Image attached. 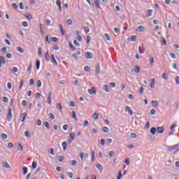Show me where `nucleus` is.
<instances>
[{
  "instance_id": "nucleus-1",
  "label": "nucleus",
  "mask_w": 179,
  "mask_h": 179,
  "mask_svg": "<svg viewBox=\"0 0 179 179\" xmlns=\"http://www.w3.org/2000/svg\"><path fill=\"white\" fill-rule=\"evenodd\" d=\"M174 150H177L176 152H179V143L172 146H167V151L171 152Z\"/></svg>"
},
{
  "instance_id": "nucleus-2",
  "label": "nucleus",
  "mask_w": 179,
  "mask_h": 179,
  "mask_svg": "<svg viewBox=\"0 0 179 179\" xmlns=\"http://www.w3.org/2000/svg\"><path fill=\"white\" fill-rule=\"evenodd\" d=\"M13 117V116L12 115V109L11 108H8V115H7V120H8V121L9 122H10Z\"/></svg>"
},
{
  "instance_id": "nucleus-3",
  "label": "nucleus",
  "mask_w": 179,
  "mask_h": 179,
  "mask_svg": "<svg viewBox=\"0 0 179 179\" xmlns=\"http://www.w3.org/2000/svg\"><path fill=\"white\" fill-rule=\"evenodd\" d=\"M85 57L88 59H91L93 58V54L92 52H87L85 53Z\"/></svg>"
},
{
  "instance_id": "nucleus-4",
  "label": "nucleus",
  "mask_w": 179,
  "mask_h": 179,
  "mask_svg": "<svg viewBox=\"0 0 179 179\" xmlns=\"http://www.w3.org/2000/svg\"><path fill=\"white\" fill-rule=\"evenodd\" d=\"M52 98V92H49L48 96V104H51V99Z\"/></svg>"
},
{
  "instance_id": "nucleus-5",
  "label": "nucleus",
  "mask_w": 179,
  "mask_h": 179,
  "mask_svg": "<svg viewBox=\"0 0 179 179\" xmlns=\"http://www.w3.org/2000/svg\"><path fill=\"white\" fill-rule=\"evenodd\" d=\"M88 93H90V95L96 94V90L94 87H92V89L88 90Z\"/></svg>"
},
{
  "instance_id": "nucleus-6",
  "label": "nucleus",
  "mask_w": 179,
  "mask_h": 179,
  "mask_svg": "<svg viewBox=\"0 0 179 179\" xmlns=\"http://www.w3.org/2000/svg\"><path fill=\"white\" fill-rule=\"evenodd\" d=\"M164 132V127H157V133L163 134Z\"/></svg>"
},
{
  "instance_id": "nucleus-7",
  "label": "nucleus",
  "mask_w": 179,
  "mask_h": 179,
  "mask_svg": "<svg viewBox=\"0 0 179 179\" xmlns=\"http://www.w3.org/2000/svg\"><path fill=\"white\" fill-rule=\"evenodd\" d=\"M1 166L5 169H10V166L6 161H3V163H1Z\"/></svg>"
},
{
  "instance_id": "nucleus-8",
  "label": "nucleus",
  "mask_w": 179,
  "mask_h": 179,
  "mask_svg": "<svg viewBox=\"0 0 179 179\" xmlns=\"http://www.w3.org/2000/svg\"><path fill=\"white\" fill-rule=\"evenodd\" d=\"M95 70V74L98 75L100 73V64H96Z\"/></svg>"
},
{
  "instance_id": "nucleus-9",
  "label": "nucleus",
  "mask_w": 179,
  "mask_h": 179,
  "mask_svg": "<svg viewBox=\"0 0 179 179\" xmlns=\"http://www.w3.org/2000/svg\"><path fill=\"white\" fill-rule=\"evenodd\" d=\"M124 110L127 111L129 114H130L131 116H132L134 115L133 111L129 108V106H126V108H124Z\"/></svg>"
},
{
  "instance_id": "nucleus-10",
  "label": "nucleus",
  "mask_w": 179,
  "mask_h": 179,
  "mask_svg": "<svg viewBox=\"0 0 179 179\" xmlns=\"http://www.w3.org/2000/svg\"><path fill=\"white\" fill-rule=\"evenodd\" d=\"M96 168H97L101 172H103V167L101 164H96Z\"/></svg>"
},
{
  "instance_id": "nucleus-11",
  "label": "nucleus",
  "mask_w": 179,
  "mask_h": 179,
  "mask_svg": "<svg viewBox=\"0 0 179 179\" xmlns=\"http://www.w3.org/2000/svg\"><path fill=\"white\" fill-rule=\"evenodd\" d=\"M2 64H6V61L3 56H0V68L2 67Z\"/></svg>"
},
{
  "instance_id": "nucleus-12",
  "label": "nucleus",
  "mask_w": 179,
  "mask_h": 179,
  "mask_svg": "<svg viewBox=\"0 0 179 179\" xmlns=\"http://www.w3.org/2000/svg\"><path fill=\"white\" fill-rule=\"evenodd\" d=\"M26 117H27V113H24L21 114V122H24Z\"/></svg>"
},
{
  "instance_id": "nucleus-13",
  "label": "nucleus",
  "mask_w": 179,
  "mask_h": 179,
  "mask_svg": "<svg viewBox=\"0 0 179 179\" xmlns=\"http://www.w3.org/2000/svg\"><path fill=\"white\" fill-rule=\"evenodd\" d=\"M155 78L151 79V82L150 83V87H151L152 89L155 88Z\"/></svg>"
},
{
  "instance_id": "nucleus-14",
  "label": "nucleus",
  "mask_w": 179,
  "mask_h": 179,
  "mask_svg": "<svg viewBox=\"0 0 179 179\" xmlns=\"http://www.w3.org/2000/svg\"><path fill=\"white\" fill-rule=\"evenodd\" d=\"M100 2H101L100 0H94V3H95L96 7H97V8H99V9H101V6L99 4Z\"/></svg>"
},
{
  "instance_id": "nucleus-15",
  "label": "nucleus",
  "mask_w": 179,
  "mask_h": 179,
  "mask_svg": "<svg viewBox=\"0 0 179 179\" xmlns=\"http://www.w3.org/2000/svg\"><path fill=\"white\" fill-rule=\"evenodd\" d=\"M44 58H45V60H46L47 62L50 61L49 52H47L46 53H45Z\"/></svg>"
},
{
  "instance_id": "nucleus-16",
  "label": "nucleus",
  "mask_w": 179,
  "mask_h": 179,
  "mask_svg": "<svg viewBox=\"0 0 179 179\" xmlns=\"http://www.w3.org/2000/svg\"><path fill=\"white\" fill-rule=\"evenodd\" d=\"M137 30L139 32H144L145 31V28H144L143 26H139V27H138Z\"/></svg>"
},
{
  "instance_id": "nucleus-17",
  "label": "nucleus",
  "mask_w": 179,
  "mask_h": 179,
  "mask_svg": "<svg viewBox=\"0 0 179 179\" xmlns=\"http://www.w3.org/2000/svg\"><path fill=\"white\" fill-rule=\"evenodd\" d=\"M51 61H52V64L57 65V60H55L54 55H51Z\"/></svg>"
},
{
  "instance_id": "nucleus-18",
  "label": "nucleus",
  "mask_w": 179,
  "mask_h": 179,
  "mask_svg": "<svg viewBox=\"0 0 179 179\" xmlns=\"http://www.w3.org/2000/svg\"><path fill=\"white\" fill-rule=\"evenodd\" d=\"M159 102L158 101H152V106L153 108H156L158 106Z\"/></svg>"
},
{
  "instance_id": "nucleus-19",
  "label": "nucleus",
  "mask_w": 179,
  "mask_h": 179,
  "mask_svg": "<svg viewBox=\"0 0 179 179\" xmlns=\"http://www.w3.org/2000/svg\"><path fill=\"white\" fill-rule=\"evenodd\" d=\"M50 41L54 43H57L59 41V38H57V37H51Z\"/></svg>"
},
{
  "instance_id": "nucleus-20",
  "label": "nucleus",
  "mask_w": 179,
  "mask_h": 179,
  "mask_svg": "<svg viewBox=\"0 0 179 179\" xmlns=\"http://www.w3.org/2000/svg\"><path fill=\"white\" fill-rule=\"evenodd\" d=\"M157 129L155 127H152L151 130H150V133H151L152 135H155L156 134Z\"/></svg>"
},
{
  "instance_id": "nucleus-21",
  "label": "nucleus",
  "mask_w": 179,
  "mask_h": 179,
  "mask_svg": "<svg viewBox=\"0 0 179 179\" xmlns=\"http://www.w3.org/2000/svg\"><path fill=\"white\" fill-rule=\"evenodd\" d=\"M103 90H104L106 93L109 92V89L107 85H103Z\"/></svg>"
},
{
  "instance_id": "nucleus-22",
  "label": "nucleus",
  "mask_w": 179,
  "mask_h": 179,
  "mask_svg": "<svg viewBox=\"0 0 179 179\" xmlns=\"http://www.w3.org/2000/svg\"><path fill=\"white\" fill-rule=\"evenodd\" d=\"M161 43H162V46L166 45V41L164 37L161 38Z\"/></svg>"
},
{
  "instance_id": "nucleus-23",
  "label": "nucleus",
  "mask_w": 179,
  "mask_h": 179,
  "mask_svg": "<svg viewBox=\"0 0 179 179\" xmlns=\"http://www.w3.org/2000/svg\"><path fill=\"white\" fill-rule=\"evenodd\" d=\"M136 38H137V36L136 35H133V36H131L130 41H133V42H136Z\"/></svg>"
},
{
  "instance_id": "nucleus-24",
  "label": "nucleus",
  "mask_w": 179,
  "mask_h": 179,
  "mask_svg": "<svg viewBox=\"0 0 179 179\" xmlns=\"http://www.w3.org/2000/svg\"><path fill=\"white\" fill-rule=\"evenodd\" d=\"M94 155H95L94 151L92 150L91 151V160H92V162L94 161Z\"/></svg>"
},
{
  "instance_id": "nucleus-25",
  "label": "nucleus",
  "mask_w": 179,
  "mask_h": 179,
  "mask_svg": "<svg viewBox=\"0 0 179 179\" xmlns=\"http://www.w3.org/2000/svg\"><path fill=\"white\" fill-rule=\"evenodd\" d=\"M62 145L63 147V150H65L66 148H67V142L66 141L62 142Z\"/></svg>"
},
{
  "instance_id": "nucleus-26",
  "label": "nucleus",
  "mask_w": 179,
  "mask_h": 179,
  "mask_svg": "<svg viewBox=\"0 0 179 179\" xmlns=\"http://www.w3.org/2000/svg\"><path fill=\"white\" fill-rule=\"evenodd\" d=\"M38 56L42 57V48H38Z\"/></svg>"
},
{
  "instance_id": "nucleus-27",
  "label": "nucleus",
  "mask_w": 179,
  "mask_h": 179,
  "mask_svg": "<svg viewBox=\"0 0 179 179\" xmlns=\"http://www.w3.org/2000/svg\"><path fill=\"white\" fill-rule=\"evenodd\" d=\"M43 125L45 126V127L47 128L48 130H50V124L48 122H43Z\"/></svg>"
},
{
  "instance_id": "nucleus-28",
  "label": "nucleus",
  "mask_w": 179,
  "mask_h": 179,
  "mask_svg": "<svg viewBox=\"0 0 179 179\" xmlns=\"http://www.w3.org/2000/svg\"><path fill=\"white\" fill-rule=\"evenodd\" d=\"M152 10L150 9L148 10V15H146L147 17H150L152 16Z\"/></svg>"
},
{
  "instance_id": "nucleus-29",
  "label": "nucleus",
  "mask_w": 179,
  "mask_h": 179,
  "mask_svg": "<svg viewBox=\"0 0 179 179\" xmlns=\"http://www.w3.org/2000/svg\"><path fill=\"white\" fill-rule=\"evenodd\" d=\"M22 170H23V174L24 175L27 174V173H28V168L27 167L23 166Z\"/></svg>"
},
{
  "instance_id": "nucleus-30",
  "label": "nucleus",
  "mask_w": 179,
  "mask_h": 179,
  "mask_svg": "<svg viewBox=\"0 0 179 179\" xmlns=\"http://www.w3.org/2000/svg\"><path fill=\"white\" fill-rule=\"evenodd\" d=\"M72 118L78 121V118H76V113L75 111H72Z\"/></svg>"
},
{
  "instance_id": "nucleus-31",
  "label": "nucleus",
  "mask_w": 179,
  "mask_h": 179,
  "mask_svg": "<svg viewBox=\"0 0 179 179\" xmlns=\"http://www.w3.org/2000/svg\"><path fill=\"white\" fill-rule=\"evenodd\" d=\"M103 132H104L105 134H108L109 132L108 128L107 127H103Z\"/></svg>"
},
{
  "instance_id": "nucleus-32",
  "label": "nucleus",
  "mask_w": 179,
  "mask_h": 179,
  "mask_svg": "<svg viewBox=\"0 0 179 179\" xmlns=\"http://www.w3.org/2000/svg\"><path fill=\"white\" fill-rule=\"evenodd\" d=\"M36 87H42V82H41L40 80H37Z\"/></svg>"
},
{
  "instance_id": "nucleus-33",
  "label": "nucleus",
  "mask_w": 179,
  "mask_h": 179,
  "mask_svg": "<svg viewBox=\"0 0 179 179\" xmlns=\"http://www.w3.org/2000/svg\"><path fill=\"white\" fill-rule=\"evenodd\" d=\"M17 51L21 53V54H24V49H22V48H20V47H17Z\"/></svg>"
},
{
  "instance_id": "nucleus-34",
  "label": "nucleus",
  "mask_w": 179,
  "mask_h": 179,
  "mask_svg": "<svg viewBox=\"0 0 179 179\" xmlns=\"http://www.w3.org/2000/svg\"><path fill=\"white\" fill-rule=\"evenodd\" d=\"M56 108H57V110H62V107L60 103H58L57 105H56Z\"/></svg>"
},
{
  "instance_id": "nucleus-35",
  "label": "nucleus",
  "mask_w": 179,
  "mask_h": 179,
  "mask_svg": "<svg viewBox=\"0 0 179 179\" xmlns=\"http://www.w3.org/2000/svg\"><path fill=\"white\" fill-rule=\"evenodd\" d=\"M59 29H61V31H62V36H64L65 35V32L64 31V28L62 27V24H59Z\"/></svg>"
},
{
  "instance_id": "nucleus-36",
  "label": "nucleus",
  "mask_w": 179,
  "mask_h": 179,
  "mask_svg": "<svg viewBox=\"0 0 179 179\" xmlns=\"http://www.w3.org/2000/svg\"><path fill=\"white\" fill-rule=\"evenodd\" d=\"M70 164H71V166H76L78 164V161H76V160L70 161Z\"/></svg>"
},
{
  "instance_id": "nucleus-37",
  "label": "nucleus",
  "mask_w": 179,
  "mask_h": 179,
  "mask_svg": "<svg viewBox=\"0 0 179 179\" xmlns=\"http://www.w3.org/2000/svg\"><path fill=\"white\" fill-rule=\"evenodd\" d=\"M36 69L38 70L40 69V61L39 60H36Z\"/></svg>"
},
{
  "instance_id": "nucleus-38",
  "label": "nucleus",
  "mask_w": 179,
  "mask_h": 179,
  "mask_svg": "<svg viewBox=\"0 0 179 179\" xmlns=\"http://www.w3.org/2000/svg\"><path fill=\"white\" fill-rule=\"evenodd\" d=\"M140 71H141V68L138 66L135 67V69H134L135 73H139Z\"/></svg>"
},
{
  "instance_id": "nucleus-39",
  "label": "nucleus",
  "mask_w": 179,
  "mask_h": 179,
  "mask_svg": "<svg viewBox=\"0 0 179 179\" xmlns=\"http://www.w3.org/2000/svg\"><path fill=\"white\" fill-rule=\"evenodd\" d=\"M58 158H59L58 160H59V162L62 163V162H64V156L60 155V156L58 157Z\"/></svg>"
},
{
  "instance_id": "nucleus-40",
  "label": "nucleus",
  "mask_w": 179,
  "mask_h": 179,
  "mask_svg": "<svg viewBox=\"0 0 179 179\" xmlns=\"http://www.w3.org/2000/svg\"><path fill=\"white\" fill-rule=\"evenodd\" d=\"M85 72H89L90 71V67L89 66H85L84 67Z\"/></svg>"
},
{
  "instance_id": "nucleus-41",
  "label": "nucleus",
  "mask_w": 179,
  "mask_h": 179,
  "mask_svg": "<svg viewBox=\"0 0 179 179\" xmlns=\"http://www.w3.org/2000/svg\"><path fill=\"white\" fill-rule=\"evenodd\" d=\"M105 37H106V41H111V38H110V36H109L108 34H105Z\"/></svg>"
},
{
  "instance_id": "nucleus-42",
  "label": "nucleus",
  "mask_w": 179,
  "mask_h": 179,
  "mask_svg": "<svg viewBox=\"0 0 179 179\" xmlns=\"http://www.w3.org/2000/svg\"><path fill=\"white\" fill-rule=\"evenodd\" d=\"M83 29L85 33H89L90 31L89 27H84Z\"/></svg>"
},
{
  "instance_id": "nucleus-43",
  "label": "nucleus",
  "mask_w": 179,
  "mask_h": 179,
  "mask_svg": "<svg viewBox=\"0 0 179 179\" xmlns=\"http://www.w3.org/2000/svg\"><path fill=\"white\" fill-rule=\"evenodd\" d=\"M69 45L70 49H71V50H73V51L76 50V48L74 47V45H73L72 43H69Z\"/></svg>"
},
{
  "instance_id": "nucleus-44",
  "label": "nucleus",
  "mask_w": 179,
  "mask_h": 179,
  "mask_svg": "<svg viewBox=\"0 0 179 179\" xmlns=\"http://www.w3.org/2000/svg\"><path fill=\"white\" fill-rule=\"evenodd\" d=\"M18 147H19V148H18V151H22V150H24V147L22 145V144L21 143H19L18 144Z\"/></svg>"
},
{
  "instance_id": "nucleus-45",
  "label": "nucleus",
  "mask_w": 179,
  "mask_h": 179,
  "mask_svg": "<svg viewBox=\"0 0 179 179\" xmlns=\"http://www.w3.org/2000/svg\"><path fill=\"white\" fill-rule=\"evenodd\" d=\"M22 25L23 27H28V22L26 21H23Z\"/></svg>"
},
{
  "instance_id": "nucleus-46",
  "label": "nucleus",
  "mask_w": 179,
  "mask_h": 179,
  "mask_svg": "<svg viewBox=\"0 0 179 179\" xmlns=\"http://www.w3.org/2000/svg\"><path fill=\"white\" fill-rule=\"evenodd\" d=\"M129 160L130 159L129 158H127L126 159H124V164H127V166H129Z\"/></svg>"
},
{
  "instance_id": "nucleus-47",
  "label": "nucleus",
  "mask_w": 179,
  "mask_h": 179,
  "mask_svg": "<svg viewBox=\"0 0 179 179\" xmlns=\"http://www.w3.org/2000/svg\"><path fill=\"white\" fill-rule=\"evenodd\" d=\"M149 127H150V123L149 122H148V123H146V124H145L144 129H145V130H147V129H148Z\"/></svg>"
},
{
  "instance_id": "nucleus-48",
  "label": "nucleus",
  "mask_w": 179,
  "mask_h": 179,
  "mask_svg": "<svg viewBox=\"0 0 179 179\" xmlns=\"http://www.w3.org/2000/svg\"><path fill=\"white\" fill-rule=\"evenodd\" d=\"M149 61H150V64L151 65H152V64H154V62H155L154 57H150Z\"/></svg>"
},
{
  "instance_id": "nucleus-49",
  "label": "nucleus",
  "mask_w": 179,
  "mask_h": 179,
  "mask_svg": "<svg viewBox=\"0 0 179 179\" xmlns=\"http://www.w3.org/2000/svg\"><path fill=\"white\" fill-rule=\"evenodd\" d=\"M3 101L5 103H8V102H9V99L6 96H3Z\"/></svg>"
},
{
  "instance_id": "nucleus-50",
  "label": "nucleus",
  "mask_w": 179,
  "mask_h": 179,
  "mask_svg": "<svg viewBox=\"0 0 179 179\" xmlns=\"http://www.w3.org/2000/svg\"><path fill=\"white\" fill-rule=\"evenodd\" d=\"M36 166H37L36 162H32V169H36Z\"/></svg>"
},
{
  "instance_id": "nucleus-51",
  "label": "nucleus",
  "mask_w": 179,
  "mask_h": 179,
  "mask_svg": "<svg viewBox=\"0 0 179 179\" xmlns=\"http://www.w3.org/2000/svg\"><path fill=\"white\" fill-rule=\"evenodd\" d=\"M18 71V69H17V67H13V69H12V72L13 73H17Z\"/></svg>"
},
{
  "instance_id": "nucleus-52",
  "label": "nucleus",
  "mask_w": 179,
  "mask_h": 179,
  "mask_svg": "<svg viewBox=\"0 0 179 179\" xmlns=\"http://www.w3.org/2000/svg\"><path fill=\"white\" fill-rule=\"evenodd\" d=\"M1 138H3V139H7L8 136H7V134H1Z\"/></svg>"
},
{
  "instance_id": "nucleus-53",
  "label": "nucleus",
  "mask_w": 179,
  "mask_h": 179,
  "mask_svg": "<svg viewBox=\"0 0 179 179\" xmlns=\"http://www.w3.org/2000/svg\"><path fill=\"white\" fill-rule=\"evenodd\" d=\"M131 138H134V139H136V138H137V136H136V134L131 133Z\"/></svg>"
},
{
  "instance_id": "nucleus-54",
  "label": "nucleus",
  "mask_w": 179,
  "mask_h": 179,
  "mask_svg": "<svg viewBox=\"0 0 179 179\" xmlns=\"http://www.w3.org/2000/svg\"><path fill=\"white\" fill-rule=\"evenodd\" d=\"M61 4H62V2L60 0L56 1V6H57L58 7H60Z\"/></svg>"
},
{
  "instance_id": "nucleus-55",
  "label": "nucleus",
  "mask_w": 179,
  "mask_h": 179,
  "mask_svg": "<svg viewBox=\"0 0 179 179\" xmlns=\"http://www.w3.org/2000/svg\"><path fill=\"white\" fill-rule=\"evenodd\" d=\"M92 118H94V120H98V113H95L94 115H92Z\"/></svg>"
},
{
  "instance_id": "nucleus-56",
  "label": "nucleus",
  "mask_w": 179,
  "mask_h": 179,
  "mask_svg": "<svg viewBox=\"0 0 179 179\" xmlns=\"http://www.w3.org/2000/svg\"><path fill=\"white\" fill-rule=\"evenodd\" d=\"M66 24L70 25V26L72 25V20L71 19L67 20Z\"/></svg>"
},
{
  "instance_id": "nucleus-57",
  "label": "nucleus",
  "mask_w": 179,
  "mask_h": 179,
  "mask_svg": "<svg viewBox=\"0 0 179 179\" xmlns=\"http://www.w3.org/2000/svg\"><path fill=\"white\" fill-rule=\"evenodd\" d=\"M99 142L101 145H105V140L103 138L99 140Z\"/></svg>"
},
{
  "instance_id": "nucleus-58",
  "label": "nucleus",
  "mask_w": 179,
  "mask_h": 179,
  "mask_svg": "<svg viewBox=\"0 0 179 179\" xmlns=\"http://www.w3.org/2000/svg\"><path fill=\"white\" fill-rule=\"evenodd\" d=\"M26 18L28 19V20H31L32 15L31 14H29L28 15H26Z\"/></svg>"
},
{
  "instance_id": "nucleus-59",
  "label": "nucleus",
  "mask_w": 179,
  "mask_h": 179,
  "mask_svg": "<svg viewBox=\"0 0 179 179\" xmlns=\"http://www.w3.org/2000/svg\"><path fill=\"white\" fill-rule=\"evenodd\" d=\"M150 113L152 115H155L156 114L155 109H154V108L151 109Z\"/></svg>"
},
{
  "instance_id": "nucleus-60",
  "label": "nucleus",
  "mask_w": 179,
  "mask_h": 179,
  "mask_svg": "<svg viewBox=\"0 0 179 179\" xmlns=\"http://www.w3.org/2000/svg\"><path fill=\"white\" fill-rule=\"evenodd\" d=\"M122 173L121 171L119 172V175H117V179H122Z\"/></svg>"
},
{
  "instance_id": "nucleus-61",
  "label": "nucleus",
  "mask_w": 179,
  "mask_h": 179,
  "mask_svg": "<svg viewBox=\"0 0 179 179\" xmlns=\"http://www.w3.org/2000/svg\"><path fill=\"white\" fill-rule=\"evenodd\" d=\"M6 57H7L8 59H11L12 58L11 53H7V55H6Z\"/></svg>"
},
{
  "instance_id": "nucleus-62",
  "label": "nucleus",
  "mask_w": 179,
  "mask_h": 179,
  "mask_svg": "<svg viewBox=\"0 0 179 179\" xmlns=\"http://www.w3.org/2000/svg\"><path fill=\"white\" fill-rule=\"evenodd\" d=\"M8 147L9 148H13L14 144H13V143H8Z\"/></svg>"
},
{
  "instance_id": "nucleus-63",
  "label": "nucleus",
  "mask_w": 179,
  "mask_h": 179,
  "mask_svg": "<svg viewBox=\"0 0 179 179\" xmlns=\"http://www.w3.org/2000/svg\"><path fill=\"white\" fill-rule=\"evenodd\" d=\"M49 117H50L51 120H55V115L52 113H49Z\"/></svg>"
},
{
  "instance_id": "nucleus-64",
  "label": "nucleus",
  "mask_w": 179,
  "mask_h": 179,
  "mask_svg": "<svg viewBox=\"0 0 179 179\" xmlns=\"http://www.w3.org/2000/svg\"><path fill=\"white\" fill-rule=\"evenodd\" d=\"M175 81H176L177 85H179V76L176 77V78L175 79Z\"/></svg>"
}]
</instances>
